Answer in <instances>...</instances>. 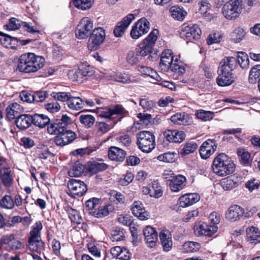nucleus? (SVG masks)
Returning <instances> with one entry per match:
<instances>
[{"label":"nucleus","instance_id":"nucleus-1","mask_svg":"<svg viewBox=\"0 0 260 260\" xmlns=\"http://www.w3.org/2000/svg\"><path fill=\"white\" fill-rule=\"evenodd\" d=\"M124 109L120 105H116L113 108L108 109L101 113L100 116L105 118L103 121H98L95 122L94 128L97 134L104 135L111 129L115 123L118 117L121 118Z\"/></svg>","mask_w":260,"mask_h":260},{"label":"nucleus","instance_id":"nucleus-2","mask_svg":"<svg viewBox=\"0 0 260 260\" xmlns=\"http://www.w3.org/2000/svg\"><path fill=\"white\" fill-rule=\"evenodd\" d=\"M44 63L45 59L43 57L28 53L20 56L17 68L22 72H36L44 67Z\"/></svg>","mask_w":260,"mask_h":260},{"label":"nucleus","instance_id":"nucleus-3","mask_svg":"<svg viewBox=\"0 0 260 260\" xmlns=\"http://www.w3.org/2000/svg\"><path fill=\"white\" fill-rule=\"evenodd\" d=\"M235 165L226 154L220 153L214 159L212 164L213 172L219 176H225L235 171Z\"/></svg>","mask_w":260,"mask_h":260},{"label":"nucleus","instance_id":"nucleus-4","mask_svg":"<svg viewBox=\"0 0 260 260\" xmlns=\"http://www.w3.org/2000/svg\"><path fill=\"white\" fill-rule=\"evenodd\" d=\"M243 9L242 0H230L222 8V13L228 20H235L241 14Z\"/></svg>","mask_w":260,"mask_h":260},{"label":"nucleus","instance_id":"nucleus-5","mask_svg":"<svg viewBox=\"0 0 260 260\" xmlns=\"http://www.w3.org/2000/svg\"><path fill=\"white\" fill-rule=\"evenodd\" d=\"M155 137L149 131H142L137 135V144L143 152H151L155 147Z\"/></svg>","mask_w":260,"mask_h":260},{"label":"nucleus","instance_id":"nucleus-6","mask_svg":"<svg viewBox=\"0 0 260 260\" xmlns=\"http://www.w3.org/2000/svg\"><path fill=\"white\" fill-rule=\"evenodd\" d=\"M150 27L149 21L145 17L138 20L133 26L131 31V36L134 39H138L147 34Z\"/></svg>","mask_w":260,"mask_h":260},{"label":"nucleus","instance_id":"nucleus-7","mask_svg":"<svg viewBox=\"0 0 260 260\" xmlns=\"http://www.w3.org/2000/svg\"><path fill=\"white\" fill-rule=\"evenodd\" d=\"M105 30L101 27H98L93 29L88 42V48L90 50H98L105 39Z\"/></svg>","mask_w":260,"mask_h":260},{"label":"nucleus","instance_id":"nucleus-8","mask_svg":"<svg viewBox=\"0 0 260 260\" xmlns=\"http://www.w3.org/2000/svg\"><path fill=\"white\" fill-rule=\"evenodd\" d=\"M93 27V21L87 17L83 18L77 25L75 35L79 39L87 38Z\"/></svg>","mask_w":260,"mask_h":260},{"label":"nucleus","instance_id":"nucleus-9","mask_svg":"<svg viewBox=\"0 0 260 260\" xmlns=\"http://www.w3.org/2000/svg\"><path fill=\"white\" fill-rule=\"evenodd\" d=\"M201 30L196 24L184 23L181 26V37L189 40H198L201 34Z\"/></svg>","mask_w":260,"mask_h":260},{"label":"nucleus","instance_id":"nucleus-10","mask_svg":"<svg viewBox=\"0 0 260 260\" xmlns=\"http://www.w3.org/2000/svg\"><path fill=\"white\" fill-rule=\"evenodd\" d=\"M217 226L208 225L203 221L196 222L193 226V232L197 236L211 237L217 232Z\"/></svg>","mask_w":260,"mask_h":260},{"label":"nucleus","instance_id":"nucleus-11","mask_svg":"<svg viewBox=\"0 0 260 260\" xmlns=\"http://www.w3.org/2000/svg\"><path fill=\"white\" fill-rule=\"evenodd\" d=\"M217 147V143L215 139H209L204 142L199 150L201 158L204 159L209 158L215 152Z\"/></svg>","mask_w":260,"mask_h":260},{"label":"nucleus","instance_id":"nucleus-12","mask_svg":"<svg viewBox=\"0 0 260 260\" xmlns=\"http://www.w3.org/2000/svg\"><path fill=\"white\" fill-rule=\"evenodd\" d=\"M68 187L73 196H82L87 190V185L83 181L75 179L69 181Z\"/></svg>","mask_w":260,"mask_h":260},{"label":"nucleus","instance_id":"nucleus-13","mask_svg":"<svg viewBox=\"0 0 260 260\" xmlns=\"http://www.w3.org/2000/svg\"><path fill=\"white\" fill-rule=\"evenodd\" d=\"M135 18V15L133 14H128L124 17L115 26L113 31L114 36L116 37H121Z\"/></svg>","mask_w":260,"mask_h":260},{"label":"nucleus","instance_id":"nucleus-14","mask_svg":"<svg viewBox=\"0 0 260 260\" xmlns=\"http://www.w3.org/2000/svg\"><path fill=\"white\" fill-rule=\"evenodd\" d=\"M76 138V134L71 130L59 133L54 138L55 143L60 146H63L72 143Z\"/></svg>","mask_w":260,"mask_h":260},{"label":"nucleus","instance_id":"nucleus-15","mask_svg":"<svg viewBox=\"0 0 260 260\" xmlns=\"http://www.w3.org/2000/svg\"><path fill=\"white\" fill-rule=\"evenodd\" d=\"M173 51L170 49H166L161 53L159 68L164 72L169 70L170 66L174 62Z\"/></svg>","mask_w":260,"mask_h":260},{"label":"nucleus","instance_id":"nucleus-16","mask_svg":"<svg viewBox=\"0 0 260 260\" xmlns=\"http://www.w3.org/2000/svg\"><path fill=\"white\" fill-rule=\"evenodd\" d=\"M164 136L169 142L176 143H181L186 137L184 132L176 129H167L164 132Z\"/></svg>","mask_w":260,"mask_h":260},{"label":"nucleus","instance_id":"nucleus-17","mask_svg":"<svg viewBox=\"0 0 260 260\" xmlns=\"http://www.w3.org/2000/svg\"><path fill=\"white\" fill-rule=\"evenodd\" d=\"M131 210L133 215L140 220H145L150 217L149 213L147 212L142 203L140 201H135L131 206Z\"/></svg>","mask_w":260,"mask_h":260},{"label":"nucleus","instance_id":"nucleus-18","mask_svg":"<svg viewBox=\"0 0 260 260\" xmlns=\"http://www.w3.org/2000/svg\"><path fill=\"white\" fill-rule=\"evenodd\" d=\"M243 214L244 210L242 207L237 205H234L229 208L225 216L228 220L234 222L240 219Z\"/></svg>","mask_w":260,"mask_h":260},{"label":"nucleus","instance_id":"nucleus-19","mask_svg":"<svg viewBox=\"0 0 260 260\" xmlns=\"http://www.w3.org/2000/svg\"><path fill=\"white\" fill-rule=\"evenodd\" d=\"M169 181V187L171 191L178 192L185 187L186 178L182 175H178L173 177Z\"/></svg>","mask_w":260,"mask_h":260},{"label":"nucleus","instance_id":"nucleus-20","mask_svg":"<svg viewBox=\"0 0 260 260\" xmlns=\"http://www.w3.org/2000/svg\"><path fill=\"white\" fill-rule=\"evenodd\" d=\"M200 199V195L197 193H187L179 198V205L182 207H188L198 202Z\"/></svg>","mask_w":260,"mask_h":260},{"label":"nucleus","instance_id":"nucleus-21","mask_svg":"<svg viewBox=\"0 0 260 260\" xmlns=\"http://www.w3.org/2000/svg\"><path fill=\"white\" fill-rule=\"evenodd\" d=\"M144 235L148 246L151 248L155 246L157 241V233L155 229L151 226H147L144 230Z\"/></svg>","mask_w":260,"mask_h":260},{"label":"nucleus","instance_id":"nucleus-22","mask_svg":"<svg viewBox=\"0 0 260 260\" xmlns=\"http://www.w3.org/2000/svg\"><path fill=\"white\" fill-rule=\"evenodd\" d=\"M110 252L113 257L120 260H128L131 256L129 250L124 247L115 246L112 247Z\"/></svg>","mask_w":260,"mask_h":260},{"label":"nucleus","instance_id":"nucleus-23","mask_svg":"<svg viewBox=\"0 0 260 260\" xmlns=\"http://www.w3.org/2000/svg\"><path fill=\"white\" fill-rule=\"evenodd\" d=\"M125 151L117 147H111L108 150L109 158L112 160L122 161L125 157Z\"/></svg>","mask_w":260,"mask_h":260},{"label":"nucleus","instance_id":"nucleus-24","mask_svg":"<svg viewBox=\"0 0 260 260\" xmlns=\"http://www.w3.org/2000/svg\"><path fill=\"white\" fill-rule=\"evenodd\" d=\"M159 238L164 250L169 251L173 245L170 231L168 230H163L159 234Z\"/></svg>","mask_w":260,"mask_h":260},{"label":"nucleus","instance_id":"nucleus-25","mask_svg":"<svg viewBox=\"0 0 260 260\" xmlns=\"http://www.w3.org/2000/svg\"><path fill=\"white\" fill-rule=\"evenodd\" d=\"M241 182L240 179L238 177L230 176L221 180V186L224 190H230L238 186Z\"/></svg>","mask_w":260,"mask_h":260},{"label":"nucleus","instance_id":"nucleus-26","mask_svg":"<svg viewBox=\"0 0 260 260\" xmlns=\"http://www.w3.org/2000/svg\"><path fill=\"white\" fill-rule=\"evenodd\" d=\"M67 104L72 110H79L84 107V100L75 95L74 93L72 92Z\"/></svg>","mask_w":260,"mask_h":260},{"label":"nucleus","instance_id":"nucleus-27","mask_svg":"<svg viewBox=\"0 0 260 260\" xmlns=\"http://www.w3.org/2000/svg\"><path fill=\"white\" fill-rule=\"evenodd\" d=\"M108 78L112 81L122 83H129L134 80L131 79L130 75L125 73H112L108 76Z\"/></svg>","mask_w":260,"mask_h":260},{"label":"nucleus","instance_id":"nucleus-28","mask_svg":"<svg viewBox=\"0 0 260 260\" xmlns=\"http://www.w3.org/2000/svg\"><path fill=\"white\" fill-rule=\"evenodd\" d=\"M234 81L233 74H228L218 72L216 82L220 86H227L231 85Z\"/></svg>","mask_w":260,"mask_h":260},{"label":"nucleus","instance_id":"nucleus-29","mask_svg":"<svg viewBox=\"0 0 260 260\" xmlns=\"http://www.w3.org/2000/svg\"><path fill=\"white\" fill-rule=\"evenodd\" d=\"M32 124L40 128H44L50 121L49 117L45 114H35L32 115Z\"/></svg>","mask_w":260,"mask_h":260},{"label":"nucleus","instance_id":"nucleus-30","mask_svg":"<svg viewBox=\"0 0 260 260\" xmlns=\"http://www.w3.org/2000/svg\"><path fill=\"white\" fill-rule=\"evenodd\" d=\"M113 209L111 205L98 206L93 211L90 212V214L96 218H102L107 216Z\"/></svg>","mask_w":260,"mask_h":260},{"label":"nucleus","instance_id":"nucleus-31","mask_svg":"<svg viewBox=\"0 0 260 260\" xmlns=\"http://www.w3.org/2000/svg\"><path fill=\"white\" fill-rule=\"evenodd\" d=\"M32 123V115H31L22 114L17 116V128L20 129H27Z\"/></svg>","mask_w":260,"mask_h":260},{"label":"nucleus","instance_id":"nucleus-32","mask_svg":"<svg viewBox=\"0 0 260 260\" xmlns=\"http://www.w3.org/2000/svg\"><path fill=\"white\" fill-rule=\"evenodd\" d=\"M247 237L251 243L260 242V230L254 226L248 227L246 230Z\"/></svg>","mask_w":260,"mask_h":260},{"label":"nucleus","instance_id":"nucleus-33","mask_svg":"<svg viewBox=\"0 0 260 260\" xmlns=\"http://www.w3.org/2000/svg\"><path fill=\"white\" fill-rule=\"evenodd\" d=\"M108 165L103 162L93 161L88 164V171L92 174H96L107 169Z\"/></svg>","mask_w":260,"mask_h":260},{"label":"nucleus","instance_id":"nucleus-34","mask_svg":"<svg viewBox=\"0 0 260 260\" xmlns=\"http://www.w3.org/2000/svg\"><path fill=\"white\" fill-rule=\"evenodd\" d=\"M1 239L3 244L7 245L9 249H16V238L15 234H11L3 236Z\"/></svg>","mask_w":260,"mask_h":260},{"label":"nucleus","instance_id":"nucleus-35","mask_svg":"<svg viewBox=\"0 0 260 260\" xmlns=\"http://www.w3.org/2000/svg\"><path fill=\"white\" fill-rule=\"evenodd\" d=\"M181 147L182 148L180 149V153L182 156H185L193 153L197 149L198 145L195 142L188 141L181 145Z\"/></svg>","mask_w":260,"mask_h":260},{"label":"nucleus","instance_id":"nucleus-36","mask_svg":"<svg viewBox=\"0 0 260 260\" xmlns=\"http://www.w3.org/2000/svg\"><path fill=\"white\" fill-rule=\"evenodd\" d=\"M79 120L86 128H91L95 122V117L90 114H81L79 116Z\"/></svg>","mask_w":260,"mask_h":260},{"label":"nucleus","instance_id":"nucleus-37","mask_svg":"<svg viewBox=\"0 0 260 260\" xmlns=\"http://www.w3.org/2000/svg\"><path fill=\"white\" fill-rule=\"evenodd\" d=\"M28 242L31 251L39 252L44 248V243L40 238H29Z\"/></svg>","mask_w":260,"mask_h":260},{"label":"nucleus","instance_id":"nucleus-38","mask_svg":"<svg viewBox=\"0 0 260 260\" xmlns=\"http://www.w3.org/2000/svg\"><path fill=\"white\" fill-rule=\"evenodd\" d=\"M260 80V64L253 66L250 70L248 81L250 83L254 84Z\"/></svg>","mask_w":260,"mask_h":260},{"label":"nucleus","instance_id":"nucleus-39","mask_svg":"<svg viewBox=\"0 0 260 260\" xmlns=\"http://www.w3.org/2000/svg\"><path fill=\"white\" fill-rule=\"evenodd\" d=\"M85 167L79 161L76 162L69 170L68 174L71 177H78L83 173Z\"/></svg>","mask_w":260,"mask_h":260},{"label":"nucleus","instance_id":"nucleus-40","mask_svg":"<svg viewBox=\"0 0 260 260\" xmlns=\"http://www.w3.org/2000/svg\"><path fill=\"white\" fill-rule=\"evenodd\" d=\"M150 186L151 197L158 198L162 196L163 191L161 187L157 180H154L149 185Z\"/></svg>","mask_w":260,"mask_h":260},{"label":"nucleus","instance_id":"nucleus-41","mask_svg":"<svg viewBox=\"0 0 260 260\" xmlns=\"http://www.w3.org/2000/svg\"><path fill=\"white\" fill-rule=\"evenodd\" d=\"M201 248V244L199 243L188 241L184 243L182 246V250L184 252H194L198 251Z\"/></svg>","mask_w":260,"mask_h":260},{"label":"nucleus","instance_id":"nucleus-42","mask_svg":"<svg viewBox=\"0 0 260 260\" xmlns=\"http://www.w3.org/2000/svg\"><path fill=\"white\" fill-rule=\"evenodd\" d=\"M171 12L173 18L179 21L183 20L187 14L182 8L176 6L172 7Z\"/></svg>","mask_w":260,"mask_h":260},{"label":"nucleus","instance_id":"nucleus-43","mask_svg":"<svg viewBox=\"0 0 260 260\" xmlns=\"http://www.w3.org/2000/svg\"><path fill=\"white\" fill-rule=\"evenodd\" d=\"M169 70L177 75H183L186 71L184 64L181 62H178L177 58H175L174 63L170 66Z\"/></svg>","mask_w":260,"mask_h":260},{"label":"nucleus","instance_id":"nucleus-44","mask_svg":"<svg viewBox=\"0 0 260 260\" xmlns=\"http://www.w3.org/2000/svg\"><path fill=\"white\" fill-rule=\"evenodd\" d=\"M141 59L142 57L136 49L135 51L131 50L128 51L126 56L127 62L131 65L137 64Z\"/></svg>","mask_w":260,"mask_h":260},{"label":"nucleus","instance_id":"nucleus-45","mask_svg":"<svg viewBox=\"0 0 260 260\" xmlns=\"http://www.w3.org/2000/svg\"><path fill=\"white\" fill-rule=\"evenodd\" d=\"M139 105L145 111H150L154 107L155 103L152 100L144 96L140 99Z\"/></svg>","mask_w":260,"mask_h":260},{"label":"nucleus","instance_id":"nucleus-46","mask_svg":"<svg viewBox=\"0 0 260 260\" xmlns=\"http://www.w3.org/2000/svg\"><path fill=\"white\" fill-rule=\"evenodd\" d=\"M219 66L228 68L234 70L237 66V59L234 57H226L222 59Z\"/></svg>","mask_w":260,"mask_h":260},{"label":"nucleus","instance_id":"nucleus-47","mask_svg":"<svg viewBox=\"0 0 260 260\" xmlns=\"http://www.w3.org/2000/svg\"><path fill=\"white\" fill-rule=\"evenodd\" d=\"M0 177L5 186H9L12 184V179L10 177V171L8 168L0 170Z\"/></svg>","mask_w":260,"mask_h":260},{"label":"nucleus","instance_id":"nucleus-48","mask_svg":"<svg viewBox=\"0 0 260 260\" xmlns=\"http://www.w3.org/2000/svg\"><path fill=\"white\" fill-rule=\"evenodd\" d=\"M177 153L174 152H168L157 156L158 160L166 162H173L177 157Z\"/></svg>","mask_w":260,"mask_h":260},{"label":"nucleus","instance_id":"nucleus-49","mask_svg":"<svg viewBox=\"0 0 260 260\" xmlns=\"http://www.w3.org/2000/svg\"><path fill=\"white\" fill-rule=\"evenodd\" d=\"M153 47L149 45V44L143 41V43L140 44L139 47L136 48V50L142 57V56L148 55L151 52Z\"/></svg>","mask_w":260,"mask_h":260},{"label":"nucleus","instance_id":"nucleus-50","mask_svg":"<svg viewBox=\"0 0 260 260\" xmlns=\"http://www.w3.org/2000/svg\"><path fill=\"white\" fill-rule=\"evenodd\" d=\"M73 1L75 7L85 10L91 7L93 0H73Z\"/></svg>","mask_w":260,"mask_h":260},{"label":"nucleus","instance_id":"nucleus-51","mask_svg":"<svg viewBox=\"0 0 260 260\" xmlns=\"http://www.w3.org/2000/svg\"><path fill=\"white\" fill-rule=\"evenodd\" d=\"M68 212L69 217L72 222L77 224H80L82 222V219L77 210L72 208H69L68 209Z\"/></svg>","mask_w":260,"mask_h":260},{"label":"nucleus","instance_id":"nucleus-52","mask_svg":"<svg viewBox=\"0 0 260 260\" xmlns=\"http://www.w3.org/2000/svg\"><path fill=\"white\" fill-rule=\"evenodd\" d=\"M196 115L198 118L203 121L211 120L214 116L213 112L209 111H205L204 110H199L197 111Z\"/></svg>","mask_w":260,"mask_h":260},{"label":"nucleus","instance_id":"nucleus-53","mask_svg":"<svg viewBox=\"0 0 260 260\" xmlns=\"http://www.w3.org/2000/svg\"><path fill=\"white\" fill-rule=\"evenodd\" d=\"M138 70L142 74L148 76L157 80L158 75L157 73L152 68L146 66H139Z\"/></svg>","mask_w":260,"mask_h":260},{"label":"nucleus","instance_id":"nucleus-54","mask_svg":"<svg viewBox=\"0 0 260 260\" xmlns=\"http://www.w3.org/2000/svg\"><path fill=\"white\" fill-rule=\"evenodd\" d=\"M72 92H53L51 95L52 98L56 100L61 102H66L68 103Z\"/></svg>","mask_w":260,"mask_h":260},{"label":"nucleus","instance_id":"nucleus-55","mask_svg":"<svg viewBox=\"0 0 260 260\" xmlns=\"http://www.w3.org/2000/svg\"><path fill=\"white\" fill-rule=\"evenodd\" d=\"M69 78L73 81L82 82L84 78L81 71L79 68L77 70H73L70 71L68 73Z\"/></svg>","mask_w":260,"mask_h":260},{"label":"nucleus","instance_id":"nucleus-56","mask_svg":"<svg viewBox=\"0 0 260 260\" xmlns=\"http://www.w3.org/2000/svg\"><path fill=\"white\" fill-rule=\"evenodd\" d=\"M242 69L247 68L249 66V60L246 53L239 52L237 56V62Z\"/></svg>","mask_w":260,"mask_h":260},{"label":"nucleus","instance_id":"nucleus-57","mask_svg":"<svg viewBox=\"0 0 260 260\" xmlns=\"http://www.w3.org/2000/svg\"><path fill=\"white\" fill-rule=\"evenodd\" d=\"M16 41V38H13L10 35L5 34L3 38H0V41L2 44L7 48H10L13 49H15L16 47L12 45L13 41Z\"/></svg>","mask_w":260,"mask_h":260},{"label":"nucleus","instance_id":"nucleus-58","mask_svg":"<svg viewBox=\"0 0 260 260\" xmlns=\"http://www.w3.org/2000/svg\"><path fill=\"white\" fill-rule=\"evenodd\" d=\"M14 202L10 196H5L0 200V207L6 209H12L14 207Z\"/></svg>","mask_w":260,"mask_h":260},{"label":"nucleus","instance_id":"nucleus-59","mask_svg":"<svg viewBox=\"0 0 260 260\" xmlns=\"http://www.w3.org/2000/svg\"><path fill=\"white\" fill-rule=\"evenodd\" d=\"M171 121L176 124H186L187 120L184 113H177L172 115L170 118Z\"/></svg>","mask_w":260,"mask_h":260},{"label":"nucleus","instance_id":"nucleus-60","mask_svg":"<svg viewBox=\"0 0 260 260\" xmlns=\"http://www.w3.org/2000/svg\"><path fill=\"white\" fill-rule=\"evenodd\" d=\"M246 34L245 30L240 27L236 28L232 35L233 39L235 43H239L244 38Z\"/></svg>","mask_w":260,"mask_h":260},{"label":"nucleus","instance_id":"nucleus-61","mask_svg":"<svg viewBox=\"0 0 260 260\" xmlns=\"http://www.w3.org/2000/svg\"><path fill=\"white\" fill-rule=\"evenodd\" d=\"M100 200L98 198H93L87 200L85 204V207L86 210L89 211V214L93 211L99 206Z\"/></svg>","mask_w":260,"mask_h":260},{"label":"nucleus","instance_id":"nucleus-62","mask_svg":"<svg viewBox=\"0 0 260 260\" xmlns=\"http://www.w3.org/2000/svg\"><path fill=\"white\" fill-rule=\"evenodd\" d=\"M238 155L241 158L242 163L244 165H248L251 161L250 154L242 148H239L237 151Z\"/></svg>","mask_w":260,"mask_h":260},{"label":"nucleus","instance_id":"nucleus-63","mask_svg":"<svg viewBox=\"0 0 260 260\" xmlns=\"http://www.w3.org/2000/svg\"><path fill=\"white\" fill-rule=\"evenodd\" d=\"M159 31L157 29H153L152 31L149 34L148 36L145 38L143 41L146 43L149 44V45L154 46L155 42L157 40V36Z\"/></svg>","mask_w":260,"mask_h":260},{"label":"nucleus","instance_id":"nucleus-64","mask_svg":"<svg viewBox=\"0 0 260 260\" xmlns=\"http://www.w3.org/2000/svg\"><path fill=\"white\" fill-rule=\"evenodd\" d=\"M43 228V225L40 221H38L32 226V229L30 232V238H40V231Z\"/></svg>","mask_w":260,"mask_h":260}]
</instances>
